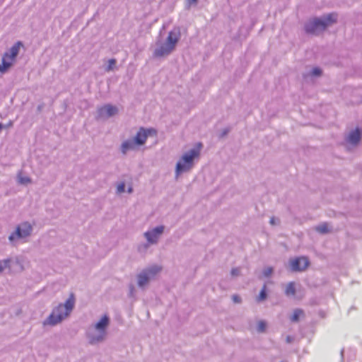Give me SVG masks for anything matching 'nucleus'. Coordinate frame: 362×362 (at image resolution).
Instances as JSON below:
<instances>
[{"label":"nucleus","instance_id":"nucleus-5","mask_svg":"<svg viewBox=\"0 0 362 362\" xmlns=\"http://www.w3.org/2000/svg\"><path fill=\"white\" fill-rule=\"evenodd\" d=\"M337 18V16L336 13H329L323 20L314 18L305 25V32L309 34L317 35L321 31L325 30L327 27L335 23Z\"/></svg>","mask_w":362,"mask_h":362},{"label":"nucleus","instance_id":"nucleus-29","mask_svg":"<svg viewBox=\"0 0 362 362\" xmlns=\"http://www.w3.org/2000/svg\"><path fill=\"white\" fill-rule=\"evenodd\" d=\"M229 130L228 129H223V131L222 132L221 134V137H223L224 136H226L228 133Z\"/></svg>","mask_w":362,"mask_h":362},{"label":"nucleus","instance_id":"nucleus-2","mask_svg":"<svg viewBox=\"0 0 362 362\" xmlns=\"http://www.w3.org/2000/svg\"><path fill=\"white\" fill-rule=\"evenodd\" d=\"M74 304L75 299L74 296L71 295L64 304L60 303L53 308L51 314L43 322V325L55 326L59 324L70 315L74 307Z\"/></svg>","mask_w":362,"mask_h":362},{"label":"nucleus","instance_id":"nucleus-8","mask_svg":"<svg viewBox=\"0 0 362 362\" xmlns=\"http://www.w3.org/2000/svg\"><path fill=\"white\" fill-rule=\"evenodd\" d=\"M162 269V267L157 264L151 265L143 269L137 275L138 286L144 288L149 282V281L154 278Z\"/></svg>","mask_w":362,"mask_h":362},{"label":"nucleus","instance_id":"nucleus-4","mask_svg":"<svg viewBox=\"0 0 362 362\" xmlns=\"http://www.w3.org/2000/svg\"><path fill=\"white\" fill-rule=\"evenodd\" d=\"M110 322V319L109 316L104 315L98 322L88 327L86 331V337L89 344L92 345L98 344L105 339Z\"/></svg>","mask_w":362,"mask_h":362},{"label":"nucleus","instance_id":"nucleus-26","mask_svg":"<svg viewBox=\"0 0 362 362\" xmlns=\"http://www.w3.org/2000/svg\"><path fill=\"white\" fill-rule=\"evenodd\" d=\"M322 71L319 68H314L312 71V74L313 76H320L321 75Z\"/></svg>","mask_w":362,"mask_h":362},{"label":"nucleus","instance_id":"nucleus-14","mask_svg":"<svg viewBox=\"0 0 362 362\" xmlns=\"http://www.w3.org/2000/svg\"><path fill=\"white\" fill-rule=\"evenodd\" d=\"M361 133L359 130V129H355L354 131L351 132L348 138H347V141L348 142H349L350 144H353V145H356L357 144H358V142L360 141L361 140Z\"/></svg>","mask_w":362,"mask_h":362},{"label":"nucleus","instance_id":"nucleus-31","mask_svg":"<svg viewBox=\"0 0 362 362\" xmlns=\"http://www.w3.org/2000/svg\"><path fill=\"white\" fill-rule=\"evenodd\" d=\"M197 0H188L189 5L195 4H197Z\"/></svg>","mask_w":362,"mask_h":362},{"label":"nucleus","instance_id":"nucleus-25","mask_svg":"<svg viewBox=\"0 0 362 362\" xmlns=\"http://www.w3.org/2000/svg\"><path fill=\"white\" fill-rule=\"evenodd\" d=\"M232 300H233V303H241L240 296H239L238 295H236V294L232 296Z\"/></svg>","mask_w":362,"mask_h":362},{"label":"nucleus","instance_id":"nucleus-11","mask_svg":"<svg viewBox=\"0 0 362 362\" xmlns=\"http://www.w3.org/2000/svg\"><path fill=\"white\" fill-rule=\"evenodd\" d=\"M309 260L305 257H300L290 259L291 269L293 272H302L309 266Z\"/></svg>","mask_w":362,"mask_h":362},{"label":"nucleus","instance_id":"nucleus-33","mask_svg":"<svg viewBox=\"0 0 362 362\" xmlns=\"http://www.w3.org/2000/svg\"><path fill=\"white\" fill-rule=\"evenodd\" d=\"M132 192V187H129V189H128V192L129 193H131Z\"/></svg>","mask_w":362,"mask_h":362},{"label":"nucleus","instance_id":"nucleus-21","mask_svg":"<svg viewBox=\"0 0 362 362\" xmlns=\"http://www.w3.org/2000/svg\"><path fill=\"white\" fill-rule=\"evenodd\" d=\"M117 61L115 59H110L108 60V65L105 68V71L109 72L110 71L114 70L115 68Z\"/></svg>","mask_w":362,"mask_h":362},{"label":"nucleus","instance_id":"nucleus-18","mask_svg":"<svg viewBox=\"0 0 362 362\" xmlns=\"http://www.w3.org/2000/svg\"><path fill=\"white\" fill-rule=\"evenodd\" d=\"M267 286L264 285L259 294L256 297L257 302H262L267 298Z\"/></svg>","mask_w":362,"mask_h":362},{"label":"nucleus","instance_id":"nucleus-19","mask_svg":"<svg viewBox=\"0 0 362 362\" xmlns=\"http://www.w3.org/2000/svg\"><path fill=\"white\" fill-rule=\"evenodd\" d=\"M267 323L264 320H259L257 322L256 330L259 333H262L266 331Z\"/></svg>","mask_w":362,"mask_h":362},{"label":"nucleus","instance_id":"nucleus-20","mask_svg":"<svg viewBox=\"0 0 362 362\" xmlns=\"http://www.w3.org/2000/svg\"><path fill=\"white\" fill-rule=\"evenodd\" d=\"M18 181L20 184L27 185L31 182V179L28 176H23L20 174L18 176Z\"/></svg>","mask_w":362,"mask_h":362},{"label":"nucleus","instance_id":"nucleus-23","mask_svg":"<svg viewBox=\"0 0 362 362\" xmlns=\"http://www.w3.org/2000/svg\"><path fill=\"white\" fill-rule=\"evenodd\" d=\"M273 272V268L272 267H267L263 271V274L266 277H269L272 275Z\"/></svg>","mask_w":362,"mask_h":362},{"label":"nucleus","instance_id":"nucleus-10","mask_svg":"<svg viewBox=\"0 0 362 362\" xmlns=\"http://www.w3.org/2000/svg\"><path fill=\"white\" fill-rule=\"evenodd\" d=\"M156 135V130L153 128H139L136 136L133 138L137 146L144 145L149 136Z\"/></svg>","mask_w":362,"mask_h":362},{"label":"nucleus","instance_id":"nucleus-16","mask_svg":"<svg viewBox=\"0 0 362 362\" xmlns=\"http://www.w3.org/2000/svg\"><path fill=\"white\" fill-rule=\"evenodd\" d=\"M295 283L291 281L289 282L285 288V294L287 296H294L296 294V286Z\"/></svg>","mask_w":362,"mask_h":362},{"label":"nucleus","instance_id":"nucleus-30","mask_svg":"<svg viewBox=\"0 0 362 362\" xmlns=\"http://www.w3.org/2000/svg\"><path fill=\"white\" fill-rule=\"evenodd\" d=\"M286 341L287 343H291L293 341V337L291 336H287Z\"/></svg>","mask_w":362,"mask_h":362},{"label":"nucleus","instance_id":"nucleus-6","mask_svg":"<svg viewBox=\"0 0 362 362\" xmlns=\"http://www.w3.org/2000/svg\"><path fill=\"white\" fill-rule=\"evenodd\" d=\"M165 226L161 225L156 226L152 229L148 230L144 233V238L146 239V243L141 244L138 246V251L139 252H145L148 250L150 245H156L163 233Z\"/></svg>","mask_w":362,"mask_h":362},{"label":"nucleus","instance_id":"nucleus-9","mask_svg":"<svg viewBox=\"0 0 362 362\" xmlns=\"http://www.w3.org/2000/svg\"><path fill=\"white\" fill-rule=\"evenodd\" d=\"M33 226L28 221H24L20 223L8 237L9 241L14 244L17 240L25 238L30 236L33 231Z\"/></svg>","mask_w":362,"mask_h":362},{"label":"nucleus","instance_id":"nucleus-1","mask_svg":"<svg viewBox=\"0 0 362 362\" xmlns=\"http://www.w3.org/2000/svg\"><path fill=\"white\" fill-rule=\"evenodd\" d=\"M203 144L198 142L189 151L184 153L177 161L175 167V176L177 177L184 173L190 171L196 162L200 158Z\"/></svg>","mask_w":362,"mask_h":362},{"label":"nucleus","instance_id":"nucleus-12","mask_svg":"<svg viewBox=\"0 0 362 362\" xmlns=\"http://www.w3.org/2000/svg\"><path fill=\"white\" fill-rule=\"evenodd\" d=\"M118 112L116 106L107 104L98 108V119H107L115 115Z\"/></svg>","mask_w":362,"mask_h":362},{"label":"nucleus","instance_id":"nucleus-7","mask_svg":"<svg viewBox=\"0 0 362 362\" xmlns=\"http://www.w3.org/2000/svg\"><path fill=\"white\" fill-rule=\"evenodd\" d=\"M22 45L21 42H17L14 44L8 51L6 52L2 57V63L0 64V72L2 74L6 73L8 69L11 66L13 61L17 57L20 47Z\"/></svg>","mask_w":362,"mask_h":362},{"label":"nucleus","instance_id":"nucleus-32","mask_svg":"<svg viewBox=\"0 0 362 362\" xmlns=\"http://www.w3.org/2000/svg\"><path fill=\"white\" fill-rule=\"evenodd\" d=\"M4 128V124L0 123V132H1L2 129Z\"/></svg>","mask_w":362,"mask_h":362},{"label":"nucleus","instance_id":"nucleus-24","mask_svg":"<svg viewBox=\"0 0 362 362\" xmlns=\"http://www.w3.org/2000/svg\"><path fill=\"white\" fill-rule=\"evenodd\" d=\"M124 190H125V185H124V182H122V183H120V184H119V185H117V192L118 194H121V193L124 192Z\"/></svg>","mask_w":362,"mask_h":362},{"label":"nucleus","instance_id":"nucleus-15","mask_svg":"<svg viewBox=\"0 0 362 362\" xmlns=\"http://www.w3.org/2000/svg\"><path fill=\"white\" fill-rule=\"evenodd\" d=\"M11 259L7 258L3 260H0V274H2L7 269H11Z\"/></svg>","mask_w":362,"mask_h":362},{"label":"nucleus","instance_id":"nucleus-3","mask_svg":"<svg viewBox=\"0 0 362 362\" xmlns=\"http://www.w3.org/2000/svg\"><path fill=\"white\" fill-rule=\"evenodd\" d=\"M181 37L180 29L179 27H175L169 32L168 36L165 42L158 40L156 47L153 51V56L156 57H162L168 56L175 49L176 45Z\"/></svg>","mask_w":362,"mask_h":362},{"label":"nucleus","instance_id":"nucleus-27","mask_svg":"<svg viewBox=\"0 0 362 362\" xmlns=\"http://www.w3.org/2000/svg\"><path fill=\"white\" fill-rule=\"evenodd\" d=\"M240 274V269L238 268H235V269H233L232 271H231V275L235 276H238Z\"/></svg>","mask_w":362,"mask_h":362},{"label":"nucleus","instance_id":"nucleus-17","mask_svg":"<svg viewBox=\"0 0 362 362\" xmlns=\"http://www.w3.org/2000/svg\"><path fill=\"white\" fill-rule=\"evenodd\" d=\"M304 315V312L301 309H296L293 311L292 316L291 317V320L292 322H298L299 320L300 317Z\"/></svg>","mask_w":362,"mask_h":362},{"label":"nucleus","instance_id":"nucleus-28","mask_svg":"<svg viewBox=\"0 0 362 362\" xmlns=\"http://www.w3.org/2000/svg\"><path fill=\"white\" fill-rule=\"evenodd\" d=\"M13 121H9L6 124L4 125V128L8 129V128L13 127Z\"/></svg>","mask_w":362,"mask_h":362},{"label":"nucleus","instance_id":"nucleus-13","mask_svg":"<svg viewBox=\"0 0 362 362\" xmlns=\"http://www.w3.org/2000/svg\"><path fill=\"white\" fill-rule=\"evenodd\" d=\"M137 145L134 143V139H129L124 141L120 146L122 154L126 155L129 151L135 150Z\"/></svg>","mask_w":362,"mask_h":362},{"label":"nucleus","instance_id":"nucleus-34","mask_svg":"<svg viewBox=\"0 0 362 362\" xmlns=\"http://www.w3.org/2000/svg\"><path fill=\"white\" fill-rule=\"evenodd\" d=\"M270 222H271V223H272V224H274V218H271Z\"/></svg>","mask_w":362,"mask_h":362},{"label":"nucleus","instance_id":"nucleus-22","mask_svg":"<svg viewBox=\"0 0 362 362\" xmlns=\"http://www.w3.org/2000/svg\"><path fill=\"white\" fill-rule=\"evenodd\" d=\"M316 230L321 233H326L329 231L328 225L325 223L316 227Z\"/></svg>","mask_w":362,"mask_h":362}]
</instances>
